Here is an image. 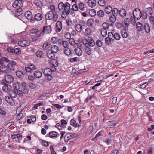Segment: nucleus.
I'll use <instances>...</instances> for the list:
<instances>
[{"instance_id":"obj_18","label":"nucleus","mask_w":154,"mask_h":154,"mask_svg":"<svg viewBox=\"0 0 154 154\" xmlns=\"http://www.w3.org/2000/svg\"><path fill=\"white\" fill-rule=\"evenodd\" d=\"M56 31L57 32H60L62 29V25L61 22L60 21H58L56 24Z\"/></svg>"},{"instance_id":"obj_59","label":"nucleus","mask_w":154,"mask_h":154,"mask_svg":"<svg viewBox=\"0 0 154 154\" xmlns=\"http://www.w3.org/2000/svg\"><path fill=\"white\" fill-rule=\"evenodd\" d=\"M53 65L54 67H57L58 65V61L55 59L53 60L52 61Z\"/></svg>"},{"instance_id":"obj_45","label":"nucleus","mask_w":154,"mask_h":154,"mask_svg":"<svg viewBox=\"0 0 154 154\" xmlns=\"http://www.w3.org/2000/svg\"><path fill=\"white\" fill-rule=\"evenodd\" d=\"M112 11L113 14V15L115 16L118 15L119 13V11L116 8H114L112 9Z\"/></svg>"},{"instance_id":"obj_10","label":"nucleus","mask_w":154,"mask_h":154,"mask_svg":"<svg viewBox=\"0 0 154 154\" xmlns=\"http://www.w3.org/2000/svg\"><path fill=\"white\" fill-rule=\"evenodd\" d=\"M85 24V22L84 21L81 20H79V23L78 24V28L79 26H80V30H79V31L78 30V32H80L82 31L83 28H84Z\"/></svg>"},{"instance_id":"obj_1","label":"nucleus","mask_w":154,"mask_h":154,"mask_svg":"<svg viewBox=\"0 0 154 154\" xmlns=\"http://www.w3.org/2000/svg\"><path fill=\"white\" fill-rule=\"evenodd\" d=\"M68 6L69 9H70V5L68 2H66L65 4L63 2H60L59 3L58 5V7L59 9L58 10L62 11L65 10L66 7Z\"/></svg>"},{"instance_id":"obj_26","label":"nucleus","mask_w":154,"mask_h":154,"mask_svg":"<svg viewBox=\"0 0 154 154\" xmlns=\"http://www.w3.org/2000/svg\"><path fill=\"white\" fill-rule=\"evenodd\" d=\"M108 37H106L105 38V42L106 44L109 45L111 44V41H112L114 40V39H113L112 37H109V33H108Z\"/></svg>"},{"instance_id":"obj_8","label":"nucleus","mask_w":154,"mask_h":154,"mask_svg":"<svg viewBox=\"0 0 154 154\" xmlns=\"http://www.w3.org/2000/svg\"><path fill=\"white\" fill-rule=\"evenodd\" d=\"M54 53L51 51V49L48 50L46 52L47 56L49 59L53 60L55 58Z\"/></svg>"},{"instance_id":"obj_44","label":"nucleus","mask_w":154,"mask_h":154,"mask_svg":"<svg viewBox=\"0 0 154 154\" xmlns=\"http://www.w3.org/2000/svg\"><path fill=\"white\" fill-rule=\"evenodd\" d=\"M85 5L82 3H80L79 4V8L82 11H84L85 9Z\"/></svg>"},{"instance_id":"obj_28","label":"nucleus","mask_w":154,"mask_h":154,"mask_svg":"<svg viewBox=\"0 0 154 154\" xmlns=\"http://www.w3.org/2000/svg\"><path fill=\"white\" fill-rule=\"evenodd\" d=\"M107 124L109 128H112L116 125L115 122L113 121H109L107 122Z\"/></svg>"},{"instance_id":"obj_9","label":"nucleus","mask_w":154,"mask_h":154,"mask_svg":"<svg viewBox=\"0 0 154 154\" xmlns=\"http://www.w3.org/2000/svg\"><path fill=\"white\" fill-rule=\"evenodd\" d=\"M5 99L6 102L11 106H13L14 102L13 98L10 96H6L5 97Z\"/></svg>"},{"instance_id":"obj_13","label":"nucleus","mask_w":154,"mask_h":154,"mask_svg":"<svg viewBox=\"0 0 154 154\" xmlns=\"http://www.w3.org/2000/svg\"><path fill=\"white\" fill-rule=\"evenodd\" d=\"M12 86L14 91H18V89H20L21 85L19 82H14L13 83Z\"/></svg>"},{"instance_id":"obj_6","label":"nucleus","mask_w":154,"mask_h":154,"mask_svg":"<svg viewBox=\"0 0 154 154\" xmlns=\"http://www.w3.org/2000/svg\"><path fill=\"white\" fill-rule=\"evenodd\" d=\"M70 9H69V7L67 5L66 7L65 10L62 11V17L63 18H65L67 15H68L70 13Z\"/></svg>"},{"instance_id":"obj_61","label":"nucleus","mask_w":154,"mask_h":154,"mask_svg":"<svg viewBox=\"0 0 154 154\" xmlns=\"http://www.w3.org/2000/svg\"><path fill=\"white\" fill-rule=\"evenodd\" d=\"M48 75H45V78L48 80L50 81L52 79L53 77L51 75V74H48Z\"/></svg>"},{"instance_id":"obj_42","label":"nucleus","mask_w":154,"mask_h":154,"mask_svg":"<svg viewBox=\"0 0 154 154\" xmlns=\"http://www.w3.org/2000/svg\"><path fill=\"white\" fill-rule=\"evenodd\" d=\"M94 21L92 19H89L87 21V23L88 25L90 26H92L94 24Z\"/></svg>"},{"instance_id":"obj_38","label":"nucleus","mask_w":154,"mask_h":154,"mask_svg":"<svg viewBox=\"0 0 154 154\" xmlns=\"http://www.w3.org/2000/svg\"><path fill=\"white\" fill-rule=\"evenodd\" d=\"M16 12V15L19 16L23 14V11L21 8H19L17 10Z\"/></svg>"},{"instance_id":"obj_24","label":"nucleus","mask_w":154,"mask_h":154,"mask_svg":"<svg viewBox=\"0 0 154 154\" xmlns=\"http://www.w3.org/2000/svg\"><path fill=\"white\" fill-rule=\"evenodd\" d=\"M130 23V21L129 18H126L125 19L124 24L125 26V28L126 29H127L128 26Z\"/></svg>"},{"instance_id":"obj_34","label":"nucleus","mask_w":154,"mask_h":154,"mask_svg":"<svg viewBox=\"0 0 154 154\" xmlns=\"http://www.w3.org/2000/svg\"><path fill=\"white\" fill-rule=\"evenodd\" d=\"M36 55L40 58L44 57V53L42 51H38L35 53Z\"/></svg>"},{"instance_id":"obj_55","label":"nucleus","mask_w":154,"mask_h":154,"mask_svg":"<svg viewBox=\"0 0 154 154\" xmlns=\"http://www.w3.org/2000/svg\"><path fill=\"white\" fill-rule=\"evenodd\" d=\"M20 111H19V113H18V114H17V116L16 118L17 120H20L23 116V114L22 113H20Z\"/></svg>"},{"instance_id":"obj_63","label":"nucleus","mask_w":154,"mask_h":154,"mask_svg":"<svg viewBox=\"0 0 154 154\" xmlns=\"http://www.w3.org/2000/svg\"><path fill=\"white\" fill-rule=\"evenodd\" d=\"M103 79V76L101 75L96 78L95 79V81L96 82H100Z\"/></svg>"},{"instance_id":"obj_57","label":"nucleus","mask_w":154,"mask_h":154,"mask_svg":"<svg viewBox=\"0 0 154 154\" xmlns=\"http://www.w3.org/2000/svg\"><path fill=\"white\" fill-rule=\"evenodd\" d=\"M42 141V146H49L48 142L43 140H41Z\"/></svg>"},{"instance_id":"obj_48","label":"nucleus","mask_w":154,"mask_h":154,"mask_svg":"<svg viewBox=\"0 0 154 154\" xmlns=\"http://www.w3.org/2000/svg\"><path fill=\"white\" fill-rule=\"evenodd\" d=\"M85 51L86 54L88 55H90L91 54V49L89 47H87L85 48Z\"/></svg>"},{"instance_id":"obj_2","label":"nucleus","mask_w":154,"mask_h":154,"mask_svg":"<svg viewBox=\"0 0 154 154\" xmlns=\"http://www.w3.org/2000/svg\"><path fill=\"white\" fill-rule=\"evenodd\" d=\"M133 16L135 17L137 20L140 18L142 17V14L141 11L138 8L135 9L133 12Z\"/></svg>"},{"instance_id":"obj_30","label":"nucleus","mask_w":154,"mask_h":154,"mask_svg":"<svg viewBox=\"0 0 154 154\" xmlns=\"http://www.w3.org/2000/svg\"><path fill=\"white\" fill-rule=\"evenodd\" d=\"M33 2L34 4L38 8H41L42 7V5L40 0H34Z\"/></svg>"},{"instance_id":"obj_31","label":"nucleus","mask_w":154,"mask_h":154,"mask_svg":"<svg viewBox=\"0 0 154 154\" xmlns=\"http://www.w3.org/2000/svg\"><path fill=\"white\" fill-rule=\"evenodd\" d=\"M9 96L10 97L13 98H15L16 97L17 91L13 90L11 91H9Z\"/></svg>"},{"instance_id":"obj_3","label":"nucleus","mask_w":154,"mask_h":154,"mask_svg":"<svg viewBox=\"0 0 154 154\" xmlns=\"http://www.w3.org/2000/svg\"><path fill=\"white\" fill-rule=\"evenodd\" d=\"M5 82L6 83H11L14 80V78L12 76L8 74H6L4 76Z\"/></svg>"},{"instance_id":"obj_39","label":"nucleus","mask_w":154,"mask_h":154,"mask_svg":"<svg viewBox=\"0 0 154 154\" xmlns=\"http://www.w3.org/2000/svg\"><path fill=\"white\" fill-rule=\"evenodd\" d=\"M97 14L99 17H102L104 16V12L103 10H100L97 12Z\"/></svg>"},{"instance_id":"obj_17","label":"nucleus","mask_w":154,"mask_h":154,"mask_svg":"<svg viewBox=\"0 0 154 154\" xmlns=\"http://www.w3.org/2000/svg\"><path fill=\"white\" fill-rule=\"evenodd\" d=\"M136 28L138 31H141L143 30L144 26L140 22H137L136 23Z\"/></svg>"},{"instance_id":"obj_16","label":"nucleus","mask_w":154,"mask_h":154,"mask_svg":"<svg viewBox=\"0 0 154 154\" xmlns=\"http://www.w3.org/2000/svg\"><path fill=\"white\" fill-rule=\"evenodd\" d=\"M24 15L26 19L28 20H30L32 22L34 20V19L31 20L32 15L30 11H28L26 12L24 14Z\"/></svg>"},{"instance_id":"obj_51","label":"nucleus","mask_w":154,"mask_h":154,"mask_svg":"<svg viewBox=\"0 0 154 154\" xmlns=\"http://www.w3.org/2000/svg\"><path fill=\"white\" fill-rule=\"evenodd\" d=\"M41 33L42 32L41 31H37L35 32L36 36H35V37L36 38H37L40 37L41 36ZM37 40V39H35V40Z\"/></svg>"},{"instance_id":"obj_60","label":"nucleus","mask_w":154,"mask_h":154,"mask_svg":"<svg viewBox=\"0 0 154 154\" xmlns=\"http://www.w3.org/2000/svg\"><path fill=\"white\" fill-rule=\"evenodd\" d=\"M85 35H90L91 34V31L89 28H86L85 32Z\"/></svg>"},{"instance_id":"obj_5","label":"nucleus","mask_w":154,"mask_h":154,"mask_svg":"<svg viewBox=\"0 0 154 154\" xmlns=\"http://www.w3.org/2000/svg\"><path fill=\"white\" fill-rule=\"evenodd\" d=\"M16 63L13 61H11L7 65L8 68L11 70L14 71L15 69Z\"/></svg>"},{"instance_id":"obj_52","label":"nucleus","mask_w":154,"mask_h":154,"mask_svg":"<svg viewBox=\"0 0 154 154\" xmlns=\"http://www.w3.org/2000/svg\"><path fill=\"white\" fill-rule=\"evenodd\" d=\"M93 126L92 125H91L89 126L88 129V132L89 134H90L93 132Z\"/></svg>"},{"instance_id":"obj_15","label":"nucleus","mask_w":154,"mask_h":154,"mask_svg":"<svg viewBox=\"0 0 154 154\" xmlns=\"http://www.w3.org/2000/svg\"><path fill=\"white\" fill-rule=\"evenodd\" d=\"M82 42L80 43H78V56H80L82 54Z\"/></svg>"},{"instance_id":"obj_46","label":"nucleus","mask_w":154,"mask_h":154,"mask_svg":"<svg viewBox=\"0 0 154 154\" xmlns=\"http://www.w3.org/2000/svg\"><path fill=\"white\" fill-rule=\"evenodd\" d=\"M64 52L65 54L67 55H69L71 53V51L69 48L65 49L64 50Z\"/></svg>"},{"instance_id":"obj_64","label":"nucleus","mask_w":154,"mask_h":154,"mask_svg":"<svg viewBox=\"0 0 154 154\" xmlns=\"http://www.w3.org/2000/svg\"><path fill=\"white\" fill-rule=\"evenodd\" d=\"M29 86L31 89H34L36 87V85L32 82H30L29 83Z\"/></svg>"},{"instance_id":"obj_33","label":"nucleus","mask_w":154,"mask_h":154,"mask_svg":"<svg viewBox=\"0 0 154 154\" xmlns=\"http://www.w3.org/2000/svg\"><path fill=\"white\" fill-rule=\"evenodd\" d=\"M88 44L89 46H94L95 45V43L94 40L91 37H89L88 38Z\"/></svg>"},{"instance_id":"obj_37","label":"nucleus","mask_w":154,"mask_h":154,"mask_svg":"<svg viewBox=\"0 0 154 154\" xmlns=\"http://www.w3.org/2000/svg\"><path fill=\"white\" fill-rule=\"evenodd\" d=\"M146 12L147 14H148L152 15L153 14V11L152 10V8L150 7L147 8L146 9Z\"/></svg>"},{"instance_id":"obj_49","label":"nucleus","mask_w":154,"mask_h":154,"mask_svg":"<svg viewBox=\"0 0 154 154\" xmlns=\"http://www.w3.org/2000/svg\"><path fill=\"white\" fill-rule=\"evenodd\" d=\"M62 45H63L65 49H66L69 48V45L67 41H64L63 43L62 44Z\"/></svg>"},{"instance_id":"obj_43","label":"nucleus","mask_w":154,"mask_h":154,"mask_svg":"<svg viewBox=\"0 0 154 154\" xmlns=\"http://www.w3.org/2000/svg\"><path fill=\"white\" fill-rule=\"evenodd\" d=\"M89 14L92 17H94L96 14V12L94 9H92L89 11Z\"/></svg>"},{"instance_id":"obj_32","label":"nucleus","mask_w":154,"mask_h":154,"mask_svg":"<svg viewBox=\"0 0 154 154\" xmlns=\"http://www.w3.org/2000/svg\"><path fill=\"white\" fill-rule=\"evenodd\" d=\"M34 76L38 78H40L42 76V73L40 71H35L33 73Z\"/></svg>"},{"instance_id":"obj_53","label":"nucleus","mask_w":154,"mask_h":154,"mask_svg":"<svg viewBox=\"0 0 154 154\" xmlns=\"http://www.w3.org/2000/svg\"><path fill=\"white\" fill-rule=\"evenodd\" d=\"M98 3L101 6H104L106 4V2L104 0H99Z\"/></svg>"},{"instance_id":"obj_50","label":"nucleus","mask_w":154,"mask_h":154,"mask_svg":"<svg viewBox=\"0 0 154 154\" xmlns=\"http://www.w3.org/2000/svg\"><path fill=\"white\" fill-rule=\"evenodd\" d=\"M70 125L75 127H77V124L76 121L73 119H72L70 121Z\"/></svg>"},{"instance_id":"obj_27","label":"nucleus","mask_w":154,"mask_h":154,"mask_svg":"<svg viewBox=\"0 0 154 154\" xmlns=\"http://www.w3.org/2000/svg\"><path fill=\"white\" fill-rule=\"evenodd\" d=\"M43 73L45 75H48L49 74H52V71L49 68H46L43 71Z\"/></svg>"},{"instance_id":"obj_56","label":"nucleus","mask_w":154,"mask_h":154,"mask_svg":"<svg viewBox=\"0 0 154 154\" xmlns=\"http://www.w3.org/2000/svg\"><path fill=\"white\" fill-rule=\"evenodd\" d=\"M82 42L86 47H89V44H88V39L87 40L86 39H84L82 41Z\"/></svg>"},{"instance_id":"obj_58","label":"nucleus","mask_w":154,"mask_h":154,"mask_svg":"<svg viewBox=\"0 0 154 154\" xmlns=\"http://www.w3.org/2000/svg\"><path fill=\"white\" fill-rule=\"evenodd\" d=\"M121 35L124 38H126L128 37V34L125 30L122 32Z\"/></svg>"},{"instance_id":"obj_25","label":"nucleus","mask_w":154,"mask_h":154,"mask_svg":"<svg viewBox=\"0 0 154 154\" xmlns=\"http://www.w3.org/2000/svg\"><path fill=\"white\" fill-rule=\"evenodd\" d=\"M43 17L41 14L38 13L34 16V19L37 21H40L42 19Z\"/></svg>"},{"instance_id":"obj_29","label":"nucleus","mask_w":154,"mask_h":154,"mask_svg":"<svg viewBox=\"0 0 154 154\" xmlns=\"http://www.w3.org/2000/svg\"><path fill=\"white\" fill-rule=\"evenodd\" d=\"M77 11V5L76 4H74L73 5L71 14L73 16H75V13L74 11Z\"/></svg>"},{"instance_id":"obj_41","label":"nucleus","mask_w":154,"mask_h":154,"mask_svg":"<svg viewBox=\"0 0 154 154\" xmlns=\"http://www.w3.org/2000/svg\"><path fill=\"white\" fill-rule=\"evenodd\" d=\"M112 11V8L111 6H108L106 7L105 11L107 13L109 14Z\"/></svg>"},{"instance_id":"obj_4","label":"nucleus","mask_w":154,"mask_h":154,"mask_svg":"<svg viewBox=\"0 0 154 154\" xmlns=\"http://www.w3.org/2000/svg\"><path fill=\"white\" fill-rule=\"evenodd\" d=\"M30 42L27 40H23L19 41L18 42V45L22 47L28 46L29 45Z\"/></svg>"},{"instance_id":"obj_20","label":"nucleus","mask_w":154,"mask_h":154,"mask_svg":"<svg viewBox=\"0 0 154 154\" xmlns=\"http://www.w3.org/2000/svg\"><path fill=\"white\" fill-rule=\"evenodd\" d=\"M87 3L89 7L93 8L96 5V2L95 0H88Z\"/></svg>"},{"instance_id":"obj_47","label":"nucleus","mask_w":154,"mask_h":154,"mask_svg":"<svg viewBox=\"0 0 154 154\" xmlns=\"http://www.w3.org/2000/svg\"><path fill=\"white\" fill-rule=\"evenodd\" d=\"M109 19L110 21L114 23L116 20V16L114 15H110L109 17Z\"/></svg>"},{"instance_id":"obj_62","label":"nucleus","mask_w":154,"mask_h":154,"mask_svg":"<svg viewBox=\"0 0 154 154\" xmlns=\"http://www.w3.org/2000/svg\"><path fill=\"white\" fill-rule=\"evenodd\" d=\"M101 34L102 35L103 37H105L107 35V33L106 30L104 29H102L101 30Z\"/></svg>"},{"instance_id":"obj_23","label":"nucleus","mask_w":154,"mask_h":154,"mask_svg":"<svg viewBox=\"0 0 154 154\" xmlns=\"http://www.w3.org/2000/svg\"><path fill=\"white\" fill-rule=\"evenodd\" d=\"M51 50L54 53H57L58 51L59 48L58 46L55 45H51L50 48Z\"/></svg>"},{"instance_id":"obj_36","label":"nucleus","mask_w":154,"mask_h":154,"mask_svg":"<svg viewBox=\"0 0 154 154\" xmlns=\"http://www.w3.org/2000/svg\"><path fill=\"white\" fill-rule=\"evenodd\" d=\"M16 75L19 78H23L24 75L23 73L21 71H17L16 72Z\"/></svg>"},{"instance_id":"obj_14","label":"nucleus","mask_w":154,"mask_h":154,"mask_svg":"<svg viewBox=\"0 0 154 154\" xmlns=\"http://www.w3.org/2000/svg\"><path fill=\"white\" fill-rule=\"evenodd\" d=\"M60 11L58 10H56L53 12L54 16V21H56L58 18V15L60 14Z\"/></svg>"},{"instance_id":"obj_19","label":"nucleus","mask_w":154,"mask_h":154,"mask_svg":"<svg viewBox=\"0 0 154 154\" xmlns=\"http://www.w3.org/2000/svg\"><path fill=\"white\" fill-rule=\"evenodd\" d=\"M119 14L120 16L123 18H124L126 16V11L124 9H122L119 11Z\"/></svg>"},{"instance_id":"obj_40","label":"nucleus","mask_w":154,"mask_h":154,"mask_svg":"<svg viewBox=\"0 0 154 154\" xmlns=\"http://www.w3.org/2000/svg\"><path fill=\"white\" fill-rule=\"evenodd\" d=\"M144 27L145 31L146 32L148 33L150 32V28L149 25L148 24H145Z\"/></svg>"},{"instance_id":"obj_54","label":"nucleus","mask_w":154,"mask_h":154,"mask_svg":"<svg viewBox=\"0 0 154 154\" xmlns=\"http://www.w3.org/2000/svg\"><path fill=\"white\" fill-rule=\"evenodd\" d=\"M27 117L30 118L31 120L33 122H35L36 120V118L35 116L31 115L27 116Z\"/></svg>"},{"instance_id":"obj_7","label":"nucleus","mask_w":154,"mask_h":154,"mask_svg":"<svg viewBox=\"0 0 154 154\" xmlns=\"http://www.w3.org/2000/svg\"><path fill=\"white\" fill-rule=\"evenodd\" d=\"M109 37H112L113 39H115L117 40H119L121 38L120 35L117 33H113L111 32H109Z\"/></svg>"},{"instance_id":"obj_22","label":"nucleus","mask_w":154,"mask_h":154,"mask_svg":"<svg viewBox=\"0 0 154 154\" xmlns=\"http://www.w3.org/2000/svg\"><path fill=\"white\" fill-rule=\"evenodd\" d=\"M60 135L59 134L54 131H52L49 133V136L51 138L57 137Z\"/></svg>"},{"instance_id":"obj_12","label":"nucleus","mask_w":154,"mask_h":154,"mask_svg":"<svg viewBox=\"0 0 154 154\" xmlns=\"http://www.w3.org/2000/svg\"><path fill=\"white\" fill-rule=\"evenodd\" d=\"M53 13L52 11H50L45 15V18L47 20L54 19Z\"/></svg>"},{"instance_id":"obj_11","label":"nucleus","mask_w":154,"mask_h":154,"mask_svg":"<svg viewBox=\"0 0 154 154\" xmlns=\"http://www.w3.org/2000/svg\"><path fill=\"white\" fill-rule=\"evenodd\" d=\"M51 28L50 26H45L43 27L42 32H45L46 33L49 34L51 33Z\"/></svg>"},{"instance_id":"obj_21","label":"nucleus","mask_w":154,"mask_h":154,"mask_svg":"<svg viewBox=\"0 0 154 154\" xmlns=\"http://www.w3.org/2000/svg\"><path fill=\"white\" fill-rule=\"evenodd\" d=\"M2 83L4 85L2 87V89L5 92H8V85L6 82H5L4 80L3 79L2 81Z\"/></svg>"},{"instance_id":"obj_35","label":"nucleus","mask_w":154,"mask_h":154,"mask_svg":"<svg viewBox=\"0 0 154 154\" xmlns=\"http://www.w3.org/2000/svg\"><path fill=\"white\" fill-rule=\"evenodd\" d=\"M51 45L50 43L45 42L43 45V48L44 50H47L50 48Z\"/></svg>"}]
</instances>
